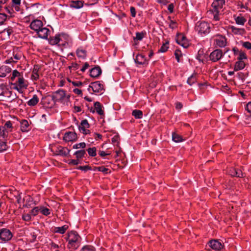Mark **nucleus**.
<instances>
[{"label":"nucleus","instance_id":"nucleus-28","mask_svg":"<svg viewBox=\"0 0 251 251\" xmlns=\"http://www.w3.org/2000/svg\"><path fill=\"white\" fill-rule=\"evenodd\" d=\"M38 101L39 99L37 96L35 95L32 99L28 100L27 104L29 106H34L38 102Z\"/></svg>","mask_w":251,"mask_h":251},{"label":"nucleus","instance_id":"nucleus-2","mask_svg":"<svg viewBox=\"0 0 251 251\" xmlns=\"http://www.w3.org/2000/svg\"><path fill=\"white\" fill-rule=\"evenodd\" d=\"M225 0H213L209 12L213 16V20L218 21L220 19L221 11L225 4Z\"/></svg>","mask_w":251,"mask_h":251},{"label":"nucleus","instance_id":"nucleus-57","mask_svg":"<svg viewBox=\"0 0 251 251\" xmlns=\"http://www.w3.org/2000/svg\"><path fill=\"white\" fill-rule=\"evenodd\" d=\"M236 168H230L228 170V174L232 176H235Z\"/></svg>","mask_w":251,"mask_h":251},{"label":"nucleus","instance_id":"nucleus-15","mask_svg":"<svg viewBox=\"0 0 251 251\" xmlns=\"http://www.w3.org/2000/svg\"><path fill=\"white\" fill-rule=\"evenodd\" d=\"M43 26V23L41 20H35L33 21L30 25V28L36 32Z\"/></svg>","mask_w":251,"mask_h":251},{"label":"nucleus","instance_id":"nucleus-63","mask_svg":"<svg viewBox=\"0 0 251 251\" xmlns=\"http://www.w3.org/2000/svg\"><path fill=\"white\" fill-rule=\"evenodd\" d=\"M98 169L100 171H101L104 173H107V172L108 171V169L105 168L103 166L99 167Z\"/></svg>","mask_w":251,"mask_h":251},{"label":"nucleus","instance_id":"nucleus-54","mask_svg":"<svg viewBox=\"0 0 251 251\" xmlns=\"http://www.w3.org/2000/svg\"><path fill=\"white\" fill-rule=\"evenodd\" d=\"M243 175L242 171L240 169H236V173L235 174V176L238 177H243Z\"/></svg>","mask_w":251,"mask_h":251},{"label":"nucleus","instance_id":"nucleus-19","mask_svg":"<svg viewBox=\"0 0 251 251\" xmlns=\"http://www.w3.org/2000/svg\"><path fill=\"white\" fill-rule=\"evenodd\" d=\"M246 66V63L244 61L238 60L235 62L234 67L235 71H238L243 70Z\"/></svg>","mask_w":251,"mask_h":251},{"label":"nucleus","instance_id":"nucleus-55","mask_svg":"<svg viewBox=\"0 0 251 251\" xmlns=\"http://www.w3.org/2000/svg\"><path fill=\"white\" fill-rule=\"evenodd\" d=\"M175 55L177 62H179L180 61L179 58L181 56V51L179 50H176L175 52Z\"/></svg>","mask_w":251,"mask_h":251},{"label":"nucleus","instance_id":"nucleus-7","mask_svg":"<svg viewBox=\"0 0 251 251\" xmlns=\"http://www.w3.org/2000/svg\"><path fill=\"white\" fill-rule=\"evenodd\" d=\"M223 51L219 49H215L212 51L209 56V60L213 62H216L220 60L224 56Z\"/></svg>","mask_w":251,"mask_h":251},{"label":"nucleus","instance_id":"nucleus-10","mask_svg":"<svg viewBox=\"0 0 251 251\" xmlns=\"http://www.w3.org/2000/svg\"><path fill=\"white\" fill-rule=\"evenodd\" d=\"M12 237L11 232L7 229L2 228L0 230V239L3 242L9 241Z\"/></svg>","mask_w":251,"mask_h":251},{"label":"nucleus","instance_id":"nucleus-11","mask_svg":"<svg viewBox=\"0 0 251 251\" xmlns=\"http://www.w3.org/2000/svg\"><path fill=\"white\" fill-rule=\"evenodd\" d=\"M134 60L137 66L141 65L147 66L149 64V60L147 59L145 55L142 54H138Z\"/></svg>","mask_w":251,"mask_h":251},{"label":"nucleus","instance_id":"nucleus-25","mask_svg":"<svg viewBox=\"0 0 251 251\" xmlns=\"http://www.w3.org/2000/svg\"><path fill=\"white\" fill-rule=\"evenodd\" d=\"M21 0H12V8L16 11L20 10Z\"/></svg>","mask_w":251,"mask_h":251},{"label":"nucleus","instance_id":"nucleus-20","mask_svg":"<svg viewBox=\"0 0 251 251\" xmlns=\"http://www.w3.org/2000/svg\"><path fill=\"white\" fill-rule=\"evenodd\" d=\"M101 69L99 67H95L90 70V75L92 77H97L101 74Z\"/></svg>","mask_w":251,"mask_h":251},{"label":"nucleus","instance_id":"nucleus-26","mask_svg":"<svg viewBox=\"0 0 251 251\" xmlns=\"http://www.w3.org/2000/svg\"><path fill=\"white\" fill-rule=\"evenodd\" d=\"M29 124L27 120H24L21 122V129L23 132H26L28 130Z\"/></svg>","mask_w":251,"mask_h":251},{"label":"nucleus","instance_id":"nucleus-42","mask_svg":"<svg viewBox=\"0 0 251 251\" xmlns=\"http://www.w3.org/2000/svg\"><path fill=\"white\" fill-rule=\"evenodd\" d=\"M89 155L91 156L96 155V149L95 147L89 148L87 150Z\"/></svg>","mask_w":251,"mask_h":251},{"label":"nucleus","instance_id":"nucleus-17","mask_svg":"<svg viewBox=\"0 0 251 251\" xmlns=\"http://www.w3.org/2000/svg\"><path fill=\"white\" fill-rule=\"evenodd\" d=\"M11 71V69L7 66H2L0 67V77H4Z\"/></svg>","mask_w":251,"mask_h":251},{"label":"nucleus","instance_id":"nucleus-44","mask_svg":"<svg viewBox=\"0 0 251 251\" xmlns=\"http://www.w3.org/2000/svg\"><path fill=\"white\" fill-rule=\"evenodd\" d=\"M40 209L41 212L44 215L48 216L50 214V210L47 208L41 207Z\"/></svg>","mask_w":251,"mask_h":251},{"label":"nucleus","instance_id":"nucleus-29","mask_svg":"<svg viewBox=\"0 0 251 251\" xmlns=\"http://www.w3.org/2000/svg\"><path fill=\"white\" fill-rule=\"evenodd\" d=\"M39 68L38 66H34L32 71V78L34 80H37L39 78V74L38 73Z\"/></svg>","mask_w":251,"mask_h":251},{"label":"nucleus","instance_id":"nucleus-53","mask_svg":"<svg viewBox=\"0 0 251 251\" xmlns=\"http://www.w3.org/2000/svg\"><path fill=\"white\" fill-rule=\"evenodd\" d=\"M80 163V161L78 159H72V160H71L69 161V164L75 166V165H78Z\"/></svg>","mask_w":251,"mask_h":251},{"label":"nucleus","instance_id":"nucleus-32","mask_svg":"<svg viewBox=\"0 0 251 251\" xmlns=\"http://www.w3.org/2000/svg\"><path fill=\"white\" fill-rule=\"evenodd\" d=\"M95 109L99 115H102L103 111L101 109V105L99 102H96L94 104Z\"/></svg>","mask_w":251,"mask_h":251},{"label":"nucleus","instance_id":"nucleus-21","mask_svg":"<svg viewBox=\"0 0 251 251\" xmlns=\"http://www.w3.org/2000/svg\"><path fill=\"white\" fill-rule=\"evenodd\" d=\"M231 32L235 35H243L245 33L244 28L236 27L234 26H231L230 27Z\"/></svg>","mask_w":251,"mask_h":251},{"label":"nucleus","instance_id":"nucleus-34","mask_svg":"<svg viewBox=\"0 0 251 251\" xmlns=\"http://www.w3.org/2000/svg\"><path fill=\"white\" fill-rule=\"evenodd\" d=\"M172 140L176 143L180 142L183 141L182 137L176 133H173L172 134Z\"/></svg>","mask_w":251,"mask_h":251},{"label":"nucleus","instance_id":"nucleus-62","mask_svg":"<svg viewBox=\"0 0 251 251\" xmlns=\"http://www.w3.org/2000/svg\"><path fill=\"white\" fill-rule=\"evenodd\" d=\"M232 51L235 55L239 54L240 51L238 49L237 47H234L232 49Z\"/></svg>","mask_w":251,"mask_h":251},{"label":"nucleus","instance_id":"nucleus-3","mask_svg":"<svg viewBox=\"0 0 251 251\" xmlns=\"http://www.w3.org/2000/svg\"><path fill=\"white\" fill-rule=\"evenodd\" d=\"M66 239L68 242L67 247L69 249L75 250L79 247L81 238L76 232L75 231L69 232Z\"/></svg>","mask_w":251,"mask_h":251},{"label":"nucleus","instance_id":"nucleus-40","mask_svg":"<svg viewBox=\"0 0 251 251\" xmlns=\"http://www.w3.org/2000/svg\"><path fill=\"white\" fill-rule=\"evenodd\" d=\"M13 32V30L11 28H6V29H4L1 32V33L3 35H7V36L8 37H9L10 35L11 34V33H12Z\"/></svg>","mask_w":251,"mask_h":251},{"label":"nucleus","instance_id":"nucleus-43","mask_svg":"<svg viewBox=\"0 0 251 251\" xmlns=\"http://www.w3.org/2000/svg\"><path fill=\"white\" fill-rule=\"evenodd\" d=\"M86 147V144L84 142H81L78 144H75L73 146V148L74 149H84Z\"/></svg>","mask_w":251,"mask_h":251},{"label":"nucleus","instance_id":"nucleus-27","mask_svg":"<svg viewBox=\"0 0 251 251\" xmlns=\"http://www.w3.org/2000/svg\"><path fill=\"white\" fill-rule=\"evenodd\" d=\"M49 43L52 45L58 44L59 46V34L56 35L55 36L50 38L49 40Z\"/></svg>","mask_w":251,"mask_h":251},{"label":"nucleus","instance_id":"nucleus-18","mask_svg":"<svg viewBox=\"0 0 251 251\" xmlns=\"http://www.w3.org/2000/svg\"><path fill=\"white\" fill-rule=\"evenodd\" d=\"M70 151V150L67 148L62 147L61 146L58 147L56 151L57 154L64 156H67L69 154Z\"/></svg>","mask_w":251,"mask_h":251},{"label":"nucleus","instance_id":"nucleus-56","mask_svg":"<svg viewBox=\"0 0 251 251\" xmlns=\"http://www.w3.org/2000/svg\"><path fill=\"white\" fill-rule=\"evenodd\" d=\"M130 13H131V16L133 18L135 17L136 15V9H135V7H134L133 6H131L130 7Z\"/></svg>","mask_w":251,"mask_h":251},{"label":"nucleus","instance_id":"nucleus-9","mask_svg":"<svg viewBox=\"0 0 251 251\" xmlns=\"http://www.w3.org/2000/svg\"><path fill=\"white\" fill-rule=\"evenodd\" d=\"M176 43L183 47L187 48L189 46V42L186 37L182 34H178L176 37Z\"/></svg>","mask_w":251,"mask_h":251},{"label":"nucleus","instance_id":"nucleus-35","mask_svg":"<svg viewBox=\"0 0 251 251\" xmlns=\"http://www.w3.org/2000/svg\"><path fill=\"white\" fill-rule=\"evenodd\" d=\"M12 127L13 126L12 122L10 121H8L5 123L4 126L2 127V128L4 129L6 131V132H8L9 131H11L10 129L12 128Z\"/></svg>","mask_w":251,"mask_h":251},{"label":"nucleus","instance_id":"nucleus-38","mask_svg":"<svg viewBox=\"0 0 251 251\" xmlns=\"http://www.w3.org/2000/svg\"><path fill=\"white\" fill-rule=\"evenodd\" d=\"M196 81L195 75H191L187 79V82L190 86H192Z\"/></svg>","mask_w":251,"mask_h":251},{"label":"nucleus","instance_id":"nucleus-37","mask_svg":"<svg viewBox=\"0 0 251 251\" xmlns=\"http://www.w3.org/2000/svg\"><path fill=\"white\" fill-rule=\"evenodd\" d=\"M168 18L170 21V22L169 24V27L172 29H174L176 28L177 27L176 22L175 21L172 20L170 16H169L168 17Z\"/></svg>","mask_w":251,"mask_h":251},{"label":"nucleus","instance_id":"nucleus-16","mask_svg":"<svg viewBox=\"0 0 251 251\" xmlns=\"http://www.w3.org/2000/svg\"><path fill=\"white\" fill-rule=\"evenodd\" d=\"M49 29L43 26L37 32L38 36L42 39H47L49 32Z\"/></svg>","mask_w":251,"mask_h":251},{"label":"nucleus","instance_id":"nucleus-8","mask_svg":"<svg viewBox=\"0 0 251 251\" xmlns=\"http://www.w3.org/2000/svg\"><path fill=\"white\" fill-rule=\"evenodd\" d=\"M71 44L72 39L68 34L65 33L59 34V46L67 48L70 47Z\"/></svg>","mask_w":251,"mask_h":251},{"label":"nucleus","instance_id":"nucleus-48","mask_svg":"<svg viewBox=\"0 0 251 251\" xmlns=\"http://www.w3.org/2000/svg\"><path fill=\"white\" fill-rule=\"evenodd\" d=\"M7 18V15L3 13H0V25L3 24Z\"/></svg>","mask_w":251,"mask_h":251},{"label":"nucleus","instance_id":"nucleus-49","mask_svg":"<svg viewBox=\"0 0 251 251\" xmlns=\"http://www.w3.org/2000/svg\"><path fill=\"white\" fill-rule=\"evenodd\" d=\"M81 251H95L94 248L91 246H85L81 250Z\"/></svg>","mask_w":251,"mask_h":251},{"label":"nucleus","instance_id":"nucleus-36","mask_svg":"<svg viewBox=\"0 0 251 251\" xmlns=\"http://www.w3.org/2000/svg\"><path fill=\"white\" fill-rule=\"evenodd\" d=\"M238 60L244 61L247 59L246 54L242 51H240L237 58Z\"/></svg>","mask_w":251,"mask_h":251},{"label":"nucleus","instance_id":"nucleus-33","mask_svg":"<svg viewBox=\"0 0 251 251\" xmlns=\"http://www.w3.org/2000/svg\"><path fill=\"white\" fill-rule=\"evenodd\" d=\"M86 151L84 150L77 151L74 153V155L76 156V158L78 160L79 159L84 157Z\"/></svg>","mask_w":251,"mask_h":251},{"label":"nucleus","instance_id":"nucleus-41","mask_svg":"<svg viewBox=\"0 0 251 251\" xmlns=\"http://www.w3.org/2000/svg\"><path fill=\"white\" fill-rule=\"evenodd\" d=\"M18 86L20 87V88H22L26 86L25 84V79L22 77H19L18 78Z\"/></svg>","mask_w":251,"mask_h":251},{"label":"nucleus","instance_id":"nucleus-59","mask_svg":"<svg viewBox=\"0 0 251 251\" xmlns=\"http://www.w3.org/2000/svg\"><path fill=\"white\" fill-rule=\"evenodd\" d=\"M174 5L173 3H171L168 6V10L171 13L174 12Z\"/></svg>","mask_w":251,"mask_h":251},{"label":"nucleus","instance_id":"nucleus-47","mask_svg":"<svg viewBox=\"0 0 251 251\" xmlns=\"http://www.w3.org/2000/svg\"><path fill=\"white\" fill-rule=\"evenodd\" d=\"M143 37H144V33L143 32H136V37L134 38V40L141 41L143 39Z\"/></svg>","mask_w":251,"mask_h":251},{"label":"nucleus","instance_id":"nucleus-31","mask_svg":"<svg viewBox=\"0 0 251 251\" xmlns=\"http://www.w3.org/2000/svg\"><path fill=\"white\" fill-rule=\"evenodd\" d=\"M76 54L78 57L84 58L86 56V51L84 50L78 49L76 50Z\"/></svg>","mask_w":251,"mask_h":251},{"label":"nucleus","instance_id":"nucleus-23","mask_svg":"<svg viewBox=\"0 0 251 251\" xmlns=\"http://www.w3.org/2000/svg\"><path fill=\"white\" fill-rule=\"evenodd\" d=\"M83 2L80 0L72 1L70 2V6L72 8L79 9L83 6Z\"/></svg>","mask_w":251,"mask_h":251},{"label":"nucleus","instance_id":"nucleus-50","mask_svg":"<svg viewBox=\"0 0 251 251\" xmlns=\"http://www.w3.org/2000/svg\"><path fill=\"white\" fill-rule=\"evenodd\" d=\"M22 219L25 221H29L31 219V214H25L22 216Z\"/></svg>","mask_w":251,"mask_h":251},{"label":"nucleus","instance_id":"nucleus-24","mask_svg":"<svg viewBox=\"0 0 251 251\" xmlns=\"http://www.w3.org/2000/svg\"><path fill=\"white\" fill-rule=\"evenodd\" d=\"M69 226L67 225L60 227H55L54 228V232L60 234H64L68 229Z\"/></svg>","mask_w":251,"mask_h":251},{"label":"nucleus","instance_id":"nucleus-61","mask_svg":"<svg viewBox=\"0 0 251 251\" xmlns=\"http://www.w3.org/2000/svg\"><path fill=\"white\" fill-rule=\"evenodd\" d=\"M99 154L100 156L103 157L105 156V155H109V153L108 152V151H100L99 152Z\"/></svg>","mask_w":251,"mask_h":251},{"label":"nucleus","instance_id":"nucleus-51","mask_svg":"<svg viewBox=\"0 0 251 251\" xmlns=\"http://www.w3.org/2000/svg\"><path fill=\"white\" fill-rule=\"evenodd\" d=\"M242 46L248 50H251V43L250 42H244L242 43Z\"/></svg>","mask_w":251,"mask_h":251},{"label":"nucleus","instance_id":"nucleus-52","mask_svg":"<svg viewBox=\"0 0 251 251\" xmlns=\"http://www.w3.org/2000/svg\"><path fill=\"white\" fill-rule=\"evenodd\" d=\"M245 109L247 111L248 113L251 114V101L248 102L246 104Z\"/></svg>","mask_w":251,"mask_h":251},{"label":"nucleus","instance_id":"nucleus-58","mask_svg":"<svg viewBox=\"0 0 251 251\" xmlns=\"http://www.w3.org/2000/svg\"><path fill=\"white\" fill-rule=\"evenodd\" d=\"M80 126H82L84 127H89V124L88 123V121L86 120H82L81 122V125Z\"/></svg>","mask_w":251,"mask_h":251},{"label":"nucleus","instance_id":"nucleus-13","mask_svg":"<svg viewBox=\"0 0 251 251\" xmlns=\"http://www.w3.org/2000/svg\"><path fill=\"white\" fill-rule=\"evenodd\" d=\"M103 89L102 85L99 81H96L91 83L88 91L91 92L92 90L94 92L99 93L101 92Z\"/></svg>","mask_w":251,"mask_h":251},{"label":"nucleus","instance_id":"nucleus-45","mask_svg":"<svg viewBox=\"0 0 251 251\" xmlns=\"http://www.w3.org/2000/svg\"><path fill=\"white\" fill-rule=\"evenodd\" d=\"M39 211H40V208L35 207L31 210L30 214L31 215L35 216L38 214Z\"/></svg>","mask_w":251,"mask_h":251},{"label":"nucleus","instance_id":"nucleus-12","mask_svg":"<svg viewBox=\"0 0 251 251\" xmlns=\"http://www.w3.org/2000/svg\"><path fill=\"white\" fill-rule=\"evenodd\" d=\"M208 245L212 249L215 251H220L224 247V244L217 239H213L209 241Z\"/></svg>","mask_w":251,"mask_h":251},{"label":"nucleus","instance_id":"nucleus-30","mask_svg":"<svg viewBox=\"0 0 251 251\" xmlns=\"http://www.w3.org/2000/svg\"><path fill=\"white\" fill-rule=\"evenodd\" d=\"M132 115L136 119H141L143 117V112L140 110H134L132 112Z\"/></svg>","mask_w":251,"mask_h":251},{"label":"nucleus","instance_id":"nucleus-6","mask_svg":"<svg viewBox=\"0 0 251 251\" xmlns=\"http://www.w3.org/2000/svg\"><path fill=\"white\" fill-rule=\"evenodd\" d=\"M227 38L221 34H217L213 37V45L216 47L224 48L227 45Z\"/></svg>","mask_w":251,"mask_h":251},{"label":"nucleus","instance_id":"nucleus-22","mask_svg":"<svg viewBox=\"0 0 251 251\" xmlns=\"http://www.w3.org/2000/svg\"><path fill=\"white\" fill-rule=\"evenodd\" d=\"M233 18L236 24L238 25H243L247 21L246 19L241 16H237L236 15H234Z\"/></svg>","mask_w":251,"mask_h":251},{"label":"nucleus","instance_id":"nucleus-60","mask_svg":"<svg viewBox=\"0 0 251 251\" xmlns=\"http://www.w3.org/2000/svg\"><path fill=\"white\" fill-rule=\"evenodd\" d=\"M175 105H176V108L178 110H179L182 107V104L180 102H176Z\"/></svg>","mask_w":251,"mask_h":251},{"label":"nucleus","instance_id":"nucleus-14","mask_svg":"<svg viewBox=\"0 0 251 251\" xmlns=\"http://www.w3.org/2000/svg\"><path fill=\"white\" fill-rule=\"evenodd\" d=\"M77 135L75 132H68L65 133L63 139L66 142H73L76 140Z\"/></svg>","mask_w":251,"mask_h":251},{"label":"nucleus","instance_id":"nucleus-46","mask_svg":"<svg viewBox=\"0 0 251 251\" xmlns=\"http://www.w3.org/2000/svg\"><path fill=\"white\" fill-rule=\"evenodd\" d=\"M168 48L169 47L168 46V43L164 44L160 47L159 50V51L161 52H165L168 50Z\"/></svg>","mask_w":251,"mask_h":251},{"label":"nucleus","instance_id":"nucleus-1","mask_svg":"<svg viewBox=\"0 0 251 251\" xmlns=\"http://www.w3.org/2000/svg\"><path fill=\"white\" fill-rule=\"evenodd\" d=\"M45 100H52L53 104L56 102L68 105L70 100V96L67 95L65 92L62 90H59L54 92L51 95L48 96L45 99Z\"/></svg>","mask_w":251,"mask_h":251},{"label":"nucleus","instance_id":"nucleus-5","mask_svg":"<svg viewBox=\"0 0 251 251\" xmlns=\"http://www.w3.org/2000/svg\"><path fill=\"white\" fill-rule=\"evenodd\" d=\"M111 136H112L111 141L112 143L114 146V149L113 151V153L115 158L118 157L121 154V149L120 147V139L119 134L116 132H114L111 130ZM118 159H116V161H117Z\"/></svg>","mask_w":251,"mask_h":251},{"label":"nucleus","instance_id":"nucleus-4","mask_svg":"<svg viewBox=\"0 0 251 251\" xmlns=\"http://www.w3.org/2000/svg\"><path fill=\"white\" fill-rule=\"evenodd\" d=\"M210 24L206 22L199 21L195 25V31L201 36H204L210 32Z\"/></svg>","mask_w":251,"mask_h":251},{"label":"nucleus","instance_id":"nucleus-64","mask_svg":"<svg viewBox=\"0 0 251 251\" xmlns=\"http://www.w3.org/2000/svg\"><path fill=\"white\" fill-rule=\"evenodd\" d=\"M86 128H87V127H84L80 126H79V129L80 131L82 132L84 134H87Z\"/></svg>","mask_w":251,"mask_h":251},{"label":"nucleus","instance_id":"nucleus-39","mask_svg":"<svg viewBox=\"0 0 251 251\" xmlns=\"http://www.w3.org/2000/svg\"><path fill=\"white\" fill-rule=\"evenodd\" d=\"M7 149L5 142L0 139V152L5 151Z\"/></svg>","mask_w":251,"mask_h":251}]
</instances>
